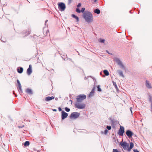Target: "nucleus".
Wrapping results in <instances>:
<instances>
[{"mask_svg":"<svg viewBox=\"0 0 152 152\" xmlns=\"http://www.w3.org/2000/svg\"><path fill=\"white\" fill-rule=\"evenodd\" d=\"M58 9L61 11H64L66 7L65 4L63 2L59 3L58 4Z\"/></svg>","mask_w":152,"mask_h":152,"instance_id":"obj_6","label":"nucleus"},{"mask_svg":"<svg viewBox=\"0 0 152 152\" xmlns=\"http://www.w3.org/2000/svg\"><path fill=\"white\" fill-rule=\"evenodd\" d=\"M1 41L3 42H5L6 41V40L2 37L1 38Z\"/></svg>","mask_w":152,"mask_h":152,"instance_id":"obj_28","label":"nucleus"},{"mask_svg":"<svg viewBox=\"0 0 152 152\" xmlns=\"http://www.w3.org/2000/svg\"><path fill=\"white\" fill-rule=\"evenodd\" d=\"M80 102H77L75 105V107L79 109H84L86 106L85 104Z\"/></svg>","mask_w":152,"mask_h":152,"instance_id":"obj_4","label":"nucleus"},{"mask_svg":"<svg viewBox=\"0 0 152 152\" xmlns=\"http://www.w3.org/2000/svg\"><path fill=\"white\" fill-rule=\"evenodd\" d=\"M65 110L66 112H69L70 111V109H69L67 107H66L65 108Z\"/></svg>","mask_w":152,"mask_h":152,"instance_id":"obj_30","label":"nucleus"},{"mask_svg":"<svg viewBox=\"0 0 152 152\" xmlns=\"http://www.w3.org/2000/svg\"><path fill=\"white\" fill-rule=\"evenodd\" d=\"M95 91V87H94L93 89L92 90L91 92H90L89 94L88 95V97H91L93 96L94 95Z\"/></svg>","mask_w":152,"mask_h":152,"instance_id":"obj_14","label":"nucleus"},{"mask_svg":"<svg viewBox=\"0 0 152 152\" xmlns=\"http://www.w3.org/2000/svg\"><path fill=\"white\" fill-rule=\"evenodd\" d=\"M117 73L119 74V75L123 77H124V76L123 75V72L121 70H118L117 71Z\"/></svg>","mask_w":152,"mask_h":152,"instance_id":"obj_17","label":"nucleus"},{"mask_svg":"<svg viewBox=\"0 0 152 152\" xmlns=\"http://www.w3.org/2000/svg\"><path fill=\"white\" fill-rule=\"evenodd\" d=\"M130 13H131V11H130Z\"/></svg>","mask_w":152,"mask_h":152,"instance_id":"obj_51","label":"nucleus"},{"mask_svg":"<svg viewBox=\"0 0 152 152\" xmlns=\"http://www.w3.org/2000/svg\"><path fill=\"white\" fill-rule=\"evenodd\" d=\"M126 134L129 138H130L133 135V133L131 131L127 130L126 132Z\"/></svg>","mask_w":152,"mask_h":152,"instance_id":"obj_11","label":"nucleus"},{"mask_svg":"<svg viewBox=\"0 0 152 152\" xmlns=\"http://www.w3.org/2000/svg\"><path fill=\"white\" fill-rule=\"evenodd\" d=\"M76 11L77 13H80L81 12V10L78 8H76Z\"/></svg>","mask_w":152,"mask_h":152,"instance_id":"obj_29","label":"nucleus"},{"mask_svg":"<svg viewBox=\"0 0 152 152\" xmlns=\"http://www.w3.org/2000/svg\"><path fill=\"white\" fill-rule=\"evenodd\" d=\"M124 129L123 126H120L119 130L118 131V134L121 136L123 135L124 133Z\"/></svg>","mask_w":152,"mask_h":152,"instance_id":"obj_8","label":"nucleus"},{"mask_svg":"<svg viewBox=\"0 0 152 152\" xmlns=\"http://www.w3.org/2000/svg\"><path fill=\"white\" fill-rule=\"evenodd\" d=\"M83 16L86 21L88 23L91 22L93 21V16L91 13L88 11L84 12Z\"/></svg>","mask_w":152,"mask_h":152,"instance_id":"obj_1","label":"nucleus"},{"mask_svg":"<svg viewBox=\"0 0 152 152\" xmlns=\"http://www.w3.org/2000/svg\"><path fill=\"white\" fill-rule=\"evenodd\" d=\"M113 152H118V151L117 149H113Z\"/></svg>","mask_w":152,"mask_h":152,"instance_id":"obj_35","label":"nucleus"},{"mask_svg":"<svg viewBox=\"0 0 152 152\" xmlns=\"http://www.w3.org/2000/svg\"><path fill=\"white\" fill-rule=\"evenodd\" d=\"M104 74L106 76H108L109 75V73L108 71L107 70H104L103 71Z\"/></svg>","mask_w":152,"mask_h":152,"instance_id":"obj_21","label":"nucleus"},{"mask_svg":"<svg viewBox=\"0 0 152 152\" xmlns=\"http://www.w3.org/2000/svg\"><path fill=\"white\" fill-rule=\"evenodd\" d=\"M58 110L59 111H61L62 110V109H61V108H60V107H59L58 108Z\"/></svg>","mask_w":152,"mask_h":152,"instance_id":"obj_40","label":"nucleus"},{"mask_svg":"<svg viewBox=\"0 0 152 152\" xmlns=\"http://www.w3.org/2000/svg\"><path fill=\"white\" fill-rule=\"evenodd\" d=\"M26 92L30 95H32L33 94V92L32 90L29 88L26 89Z\"/></svg>","mask_w":152,"mask_h":152,"instance_id":"obj_15","label":"nucleus"},{"mask_svg":"<svg viewBox=\"0 0 152 152\" xmlns=\"http://www.w3.org/2000/svg\"><path fill=\"white\" fill-rule=\"evenodd\" d=\"M145 86L149 89L152 88V86L149 82L147 80L145 81Z\"/></svg>","mask_w":152,"mask_h":152,"instance_id":"obj_12","label":"nucleus"},{"mask_svg":"<svg viewBox=\"0 0 152 152\" xmlns=\"http://www.w3.org/2000/svg\"><path fill=\"white\" fill-rule=\"evenodd\" d=\"M72 16L73 18H75L77 20V22L79 21V18L78 17L74 14L72 15Z\"/></svg>","mask_w":152,"mask_h":152,"instance_id":"obj_22","label":"nucleus"},{"mask_svg":"<svg viewBox=\"0 0 152 152\" xmlns=\"http://www.w3.org/2000/svg\"><path fill=\"white\" fill-rule=\"evenodd\" d=\"M33 37V38L36 39L37 37V36L36 35H34Z\"/></svg>","mask_w":152,"mask_h":152,"instance_id":"obj_36","label":"nucleus"},{"mask_svg":"<svg viewBox=\"0 0 152 152\" xmlns=\"http://www.w3.org/2000/svg\"><path fill=\"white\" fill-rule=\"evenodd\" d=\"M108 132V130L107 129H106L104 131V134H106Z\"/></svg>","mask_w":152,"mask_h":152,"instance_id":"obj_32","label":"nucleus"},{"mask_svg":"<svg viewBox=\"0 0 152 152\" xmlns=\"http://www.w3.org/2000/svg\"><path fill=\"white\" fill-rule=\"evenodd\" d=\"M100 86L99 85H98L97 86V88L98 89V91H102V89L100 88Z\"/></svg>","mask_w":152,"mask_h":152,"instance_id":"obj_27","label":"nucleus"},{"mask_svg":"<svg viewBox=\"0 0 152 152\" xmlns=\"http://www.w3.org/2000/svg\"><path fill=\"white\" fill-rule=\"evenodd\" d=\"M43 33L45 35H46L47 33H48L49 32L48 28L46 27H45L43 28Z\"/></svg>","mask_w":152,"mask_h":152,"instance_id":"obj_13","label":"nucleus"},{"mask_svg":"<svg viewBox=\"0 0 152 152\" xmlns=\"http://www.w3.org/2000/svg\"><path fill=\"white\" fill-rule=\"evenodd\" d=\"M53 111H57V110L56 109H53Z\"/></svg>","mask_w":152,"mask_h":152,"instance_id":"obj_48","label":"nucleus"},{"mask_svg":"<svg viewBox=\"0 0 152 152\" xmlns=\"http://www.w3.org/2000/svg\"><path fill=\"white\" fill-rule=\"evenodd\" d=\"M13 94H15V96L16 97H17V95L15 94V93H14V91H13Z\"/></svg>","mask_w":152,"mask_h":152,"instance_id":"obj_46","label":"nucleus"},{"mask_svg":"<svg viewBox=\"0 0 152 152\" xmlns=\"http://www.w3.org/2000/svg\"><path fill=\"white\" fill-rule=\"evenodd\" d=\"M32 72V67L31 65H29V67L27 70V73L28 75H30Z\"/></svg>","mask_w":152,"mask_h":152,"instance_id":"obj_9","label":"nucleus"},{"mask_svg":"<svg viewBox=\"0 0 152 152\" xmlns=\"http://www.w3.org/2000/svg\"><path fill=\"white\" fill-rule=\"evenodd\" d=\"M149 99H150V102H151V103H152V99H151V97H150V98H149Z\"/></svg>","mask_w":152,"mask_h":152,"instance_id":"obj_41","label":"nucleus"},{"mask_svg":"<svg viewBox=\"0 0 152 152\" xmlns=\"http://www.w3.org/2000/svg\"><path fill=\"white\" fill-rule=\"evenodd\" d=\"M104 40L102 39H100L99 40V42L102 43H104Z\"/></svg>","mask_w":152,"mask_h":152,"instance_id":"obj_26","label":"nucleus"},{"mask_svg":"<svg viewBox=\"0 0 152 152\" xmlns=\"http://www.w3.org/2000/svg\"><path fill=\"white\" fill-rule=\"evenodd\" d=\"M81 6V4L80 3H79L77 5V7H80Z\"/></svg>","mask_w":152,"mask_h":152,"instance_id":"obj_38","label":"nucleus"},{"mask_svg":"<svg viewBox=\"0 0 152 152\" xmlns=\"http://www.w3.org/2000/svg\"><path fill=\"white\" fill-rule=\"evenodd\" d=\"M107 128L108 130H110L111 129V126H107L106 127Z\"/></svg>","mask_w":152,"mask_h":152,"instance_id":"obj_33","label":"nucleus"},{"mask_svg":"<svg viewBox=\"0 0 152 152\" xmlns=\"http://www.w3.org/2000/svg\"><path fill=\"white\" fill-rule=\"evenodd\" d=\"M94 0V1H95H95H96L97 0Z\"/></svg>","mask_w":152,"mask_h":152,"instance_id":"obj_50","label":"nucleus"},{"mask_svg":"<svg viewBox=\"0 0 152 152\" xmlns=\"http://www.w3.org/2000/svg\"><path fill=\"white\" fill-rule=\"evenodd\" d=\"M30 144V142L28 141H26L23 143V145L25 147L28 146Z\"/></svg>","mask_w":152,"mask_h":152,"instance_id":"obj_20","label":"nucleus"},{"mask_svg":"<svg viewBox=\"0 0 152 152\" xmlns=\"http://www.w3.org/2000/svg\"><path fill=\"white\" fill-rule=\"evenodd\" d=\"M134 152H140L139 151H138V150H137V149H134Z\"/></svg>","mask_w":152,"mask_h":152,"instance_id":"obj_39","label":"nucleus"},{"mask_svg":"<svg viewBox=\"0 0 152 152\" xmlns=\"http://www.w3.org/2000/svg\"><path fill=\"white\" fill-rule=\"evenodd\" d=\"M130 111L131 112L132 114V107H130Z\"/></svg>","mask_w":152,"mask_h":152,"instance_id":"obj_43","label":"nucleus"},{"mask_svg":"<svg viewBox=\"0 0 152 152\" xmlns=\"http://www.w3.org/2000/svg\"><path fill=\"white\" fill-rule=\"evenodd\" d=\"M113 83L114 86L115 87V88L116 89L118 88V87L117 86L116 83L115 82H114V81H113Z\"/></svg>","mask_w":152,"mask_h":152,"instance_id":"obj_25","label":"nucleus"},{"mask_svg":"<svg viewBox=\"0 0 152 152\" xmlns=\"http://www.w3.org/2000/svg\"><path fill=\"white\" fill-rule=\"evenodd\" d=\"M55 97L53 96L51 97L48 96L45 98V100L46 101H49L52 99H54Z\"/></svg>","mask_w":152,"mask_h":152,"instance_id":"obj_16","label":"nucleus"},{"mask_svg":"<svg viewBox=\"0 0 152 152\" xmlns=\"http://www.w3.org/2000/svg\"><path fill=\"white\" fill-rule=\"evenodd\" d=\"M17 83L18 84V86L21 85L19 81V80H17Z\"/></svg>","mask_w":152,"mask_h":152,"instance_id":"obj_34","label":"nucleus"},{"mask_svg":"<svg viewBox=\"0 0 152 152\" xmlns=\"http://www.w3.org/2000/svg\"><path fill=\"white\" fill-rule=\"evenodd\" d=\"M28 33H27L28 34H29L30 33V31H28Z\"/></svg>","mask_w":152,"mask_h":152,"instance_id":"obj_49","label":"nucleus"},{"mask_svg":"<svg viewBox=\"0 0 152 152\" xmlns=\"http://www.w3.org/2000/svg\"><path fill=\"white\" fill-rule=\"evenodd\" d=\"M106 52H107L108 54H112V53H110V52H109L107 50H106Z\"/></svg>","mask_w":152,"mask_h":152,"instance_id":"obj_47","label":"nucleus"},{"mask_svg":"<svg viewBox=\"0 0 152 152\" xmlns=\"http://www.w3.org/2000/svg\"><path fill=\"white\" fill-rule=\"evenodd\" d=\"M48 21V20H45V26H46V23H47V22Z\"/></svg>","mask_w":152,"mask_h":152,"instance_id":"obj_44","label":"nucleus"},{"mask_svg":"<svg viewBox=\"0 0 152 152\" xmlns=\"http://www.w3.org/2000/svg\"><path fill=\"white\" fill-rule=\"evenodd\" d=\"M72 1V0H68L69 3H70Z\"/></svg>","mask_w":152,"mask_h":152,"instance_id":"obj_42","label":"nucleus"},{"mask_svg":"<svg viewBox=\"0 0 152 152\" xmlns=\"http://www.w3.org/2000/svg\"><path fill=\"white\" fill-rule=\"evenodd\" d=\"M80 114L79 113L77 112H74L72 113L70 117L71 119H75L78 118L80 116Z\"/></svg>","mask_w":152,"mask_h":152,"instance_id":"obj_7","label":"nucleus"},{"mask_svg":"<svg viewBox=\"0 0 152 152\" xmlns=\"http://www.w3.org/2000/svg\"><path fill=\"white\" fill-rule=\"evenodd\" d=\"M18 86V90L19 91H20L21 93H22L23 91H22V88L21 87L22 86H21V85Z\"/></svg>","mask_w":152,"mask_h":152,"instance_id":"obj_24","label":"nucleus"},{"mask_svg":"<svg viewBox=\"0 0 152 152\" xmlns=\"http://www.w3.org/2000/svg\"><path fill=\"white\" fill-rule=\"evenodd\" d=\"M100 10L98 9H95L94 11V12L95 13H96L97 14H99L100 13Z\"/></svg>","mask_w":152,"mask_h":152,"instance_id":"obj_23","label":"nucleus"},{"mask_svg":"<svg viewBox=\"0 0 152 152\" xmlns=\"http://www.w3.org/2000/svg\"><path fill=\"white\" fill-rule=\"evenodd\" d=\"M134 144L132 142H131L130 143V146L129 147V149H128V151H130L131 149H132L134 146Z\"/></svg>","mask_w":152,"mask_h":152,"instance_id":"obj_19","label":"nucleus"},{"mask_svg":"<svg viewBox=\"0 0 152 152\" xmlns=\"http://www.w3.org/2000/svg\"><path fill=\"white\" fill-rule=\"evenodd\" d=\"M17 71L19 73H21L23 71V68L22 67H20L17 69Z\"/></svg>","mask_w":152,"mask_h":152,"instance_id":"obj_18","label":"nucleus"},{"mask_svg":"<svg viewBox=\"0 0 152 152\" xmlns=\"http://www.w3.org/2000/svg\"><path fill=\"white\" fill-rule=\"evenodd\" d=\"M85 9V8H84V7L82 8L81 10V12H82V13L84 12Z\"/></svg>","mask_w":152,"mask_h":152,"instance_id":"obj_31","label":"nucleus"},{"mask_svg":"<svg viewBox=\"0 0 152 152\" xmlns=\"http://www.w3.org/2000/svg\"><path fill=\"white\" fill-rule=\"evenodd\" d=\"M24 125H23V126H18V127L19 128H23V127H24Z\"/></svg>","mask_w":152,"mask_h":152,"instance_id":"obj_37","label":"nucleus"},{"mask_svg":"<svg viewBox=\"0 0 152 152\" xmlns=\"http://www.w3.org/2000/svg\"><path fill=\"white\" fill-rule=\"evenodd\" d=\"M120 144L125 150H127L128 151V149L129 146V144L125 142H121L120 143Z\"/></svg>","mask_w":152,"mask_h":152,"instance_id":"obj_5","label":"nucleus"},{"mask_svg":"<svg viewBox=\"0 0 152 152\" xmlns=\"http://www.w3.org/2000/svg\"><path fill=\"white\" fill-rule=\"evenodd\" d=\"M68 116V114L64 111L61 112V118L63 120L66 118Z\"/></svg>","mask_w":152,"mask_h":152,"instance_id":"obj_10","label":"nucleus"},{"mask_svg":"<svg viewBox=\"0 0 152 152\" xmlns=\"http://www.w3.org/2000/svg\"><path fill=\"white\" fill-rule=\"evenodd\" d=\"M86 98V96L85 95L80 94L77 96L76 99L77 102H81Z\"/></svg>","mask_w":152,"mask_h":152,"instance_id":"obj_3","label":"nucleus"},{"mask_svg":"<svg viewBox=\"0 0 152 152\" xmlns=\"http://www.w3.org/2000/svg\"><path fill=\"white\" fill-rule=\"evenodd\" d=\"M0 1H1V0H0ZM0 3L1 4V5H3V6H5V4H2L1 2V1H0Z\"/></svg>","mask_w":152,"mask_h":152,"instance_id":"obj_45","label":"nucleus"},{"mask_svg":"<svg viewBox=\"0 0 152 152\" xmlns=\"http://www.w3.org/2000/svg\"><path fill=\"white\" fill-rule=\"evenodd\" d=\"M114 60L120 68L123 69H125V66L124 65L122 62L120 60L119 58L115 57L114 58Z\"/></svg>","mask_w":152,"mask_h":152,"instance_id":"obj_2","label":"nucleus"}]
</instances>
